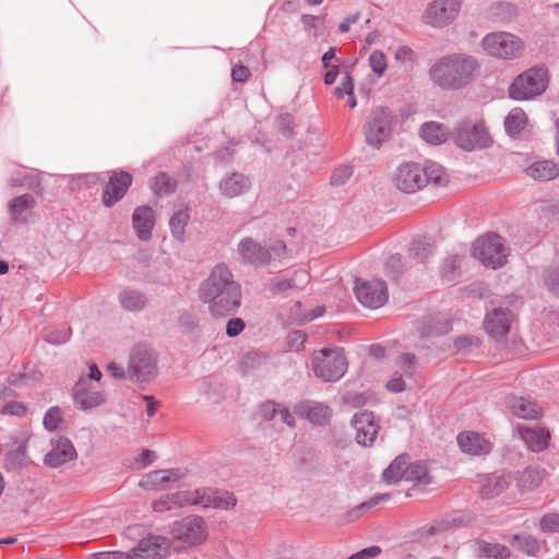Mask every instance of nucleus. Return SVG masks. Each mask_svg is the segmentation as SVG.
<instances>
[{
	"mask_svg": "<svg viewBox=\"0 0 559 559\" xmlns=\"http://www.w3.org/2000/svg\"><path fill=\"white\" fill-rule=\"evenodd\" d=\"M311 366L314 374L322 381L336 382L345 374L348 364L344 349L333 347L314 352Z\"/></svg>",
	"mask_w": 559,
	"mask_h": 559,
	"instance_id": "nucleus-4",
	"label": "nucleus"
},
{
	"mask_svg": "<svg viewBox=\"0 0 559 559\" xmlns=\"http://www.w3.org/2000/svg\"><path fill=\"white\" fill-rule=\"evenodd\" d=\"M516 539H519V546L522 551L526 552L527 555H535L539 551V544L538 540L532 536H524L522 538H519L515 536Z\"/></svg>",
	"mask_w": 559,
	"mask_h": 559,
	"instance_id": "nucleus-61",
	"label": "nucleus"
},
{
	"mask_svg": "<svg viewBox=\"0 0 559 559\" xmlns=\"http://www.w3.org/2000/svg\"><path fill=\"white\" fill-rule=\"evenodd\" d=\"M251 179L249 176L233 171L225 175L218 182L221 194L227 199L241 197L251 189Z\"/></svg>",
	"mask_w": 559,
	"mask_h": 559,
	"instance_id": "nucleus-22",
	"label": "nucleus"
},
{
	"mask_svg": "<svg viewBox=\"0 0 559 559\" xmlns=\"http://www.w3.org/2000/svg\"><path fill=\"white\" fill-rule=\"evenodd\" d=\"M420 136L431 145H440L448 139V129L439 122H425L420 127Z\"/></svg>",
	"mask_w": 559,
	"mask_h": 559,
	"instance_id": "nucleus-31",
	"label": "nucleus"
},
{
	"mask_svg": "<svg viewBox=\"0 0 559 559\" xmlns=\"http://www.w3.org/2000/svg\"><path fill=\"white\" fill-rule=\"evenodd\" d=\"M51 450L44 457V463L49 467H60L78 455L74 445L68 438L60 437L51 440Z\"/></svg>",
	"mask_w": 559,
	"mask_h": 559,
	"instance_id": "nucleus-21",
	"label": "nucleus"
},
{
	"mask_svg": "<svg viewBox=\"0 0 559 559\" xmlns=\"http://www.w3.org/2000/svg\"><path fill=\"white\" fill-rule=\"evenodd\" d=\"M12 187H27L36 189L40 185L39 175L35 169L26 170L24 167H17V175L12 176L9 180Z\"/></svg>",
	"mask_w": 559,
	"mask_h": 559,
	"instance_id": "nucleus-43",
	"label": "nucleus"
},
{
	"mask_svg": "<svg viewBox=\"0 0 559 559\" xmlns=\"http://www.w3.org/2000/svg\"><path fill=\"white\" fill-rule=\"evenodd\" d=\"M518 430L521 439L531 451L540 452L547 448L550 438L548 430L527 426H519Z\"/></svg>",
	"mask_w": 559,
	"mask_h": 559,
	"instance_id": "nucleus-27",
	"label": "nucleus"
},
{
	"mask_svg": "<svg viewBox=\"0 0 559 559\" xmlns=\"http://www.w3.org/2000/svg\"><path fill=\"white\" fill-rule=\"evenodd\" d=\"M396 188L405 193H415L427 185L423 165L415 162L401 164L394 173Z\"/></svg>",
	"mask_w": 559,
	"mask_h": 559,
	"instance_id": "nucleus-13",
	"label": "nucleus"
},
{
	"mask_svg": "<svg viewBox=\"0 0 559 559\" xmlns=\"http://www.w3.org/2000/svg\"><path fill=\"white\" fill-rule=\"evenodd\" d=\"M105 395L92 388L88 379H79L73 386V403L80 411H88L102 405Z\"/></svg>",
	"mask_w": 559,
	"mask_h": 559,
	"instance_id": "nucleus-15",
	"label": "nucleus"
},
{
	"mask_svg": "<svg viewBox=\"0 0 559 559\" xmlns=\"http://www.w3.org/2000/svg\"><path fill=\"white\" fill-rule=\"evenodd\" d=\"M171 536L186 546L202 544L207 537L205 521L199 515H189L176 521L171 527Z\"/></svg>",
	"mask_w": 559,
	"mask_h": 559,
	"instance_id": "nucleus-9",
	"label": "nucleus"
},
{
	"mask_svg": "<svg viewBox=\"0 0 559 559\" xmlns=\"http://www.w3.org/2000/svg\"><path fill=\"white\" fill-rule=\"evenodd\" d=\"M409 457L407 454L399 455L393 462L384 469L383 480L388 484H395L405 478V473L408 467Z\"/></svg>",
	"mask_w": 559,
	"mask_h": 559,
	"instance_id": "nucleus-34",
	"label": "nucleus"
},
{
	"mask_svg": "<svg viewBox=\"0 0 559 559\" xmlns=\"http://www.w3.org/2000/svg\"><path fill=\"white\" fill-rule=\"evenodd\" d=\"M543 480V472L536 467H527L518 473L516 485L521 491H531Z\"/></svg>",
	"mask_w": 559,
	"mask_h": 559,
	"instance_id": "nucleus-38",
	"label": "nucleus"
},
{
	"mask_svg": "<svg viewBox=\"0 0 559 559\" xmlns=\"http://www.w3.org/2000/svg\"><path fill=\"white\" fill-rule=\"evenodd\" d=\"M527 117L521 108H513L504 120V128L509 135H518L526 126Z\"/></svg>",
	"mask_w": 559,
	"mask_h": 559,
	"instance_id": "nucleus-44",
	"label": "nucleus"
},
{
	"mask_svg": "<svg viewBox=\"0 0 559 559\" xmlns=\"http://www.w3.org/2000/svg\"><path fill=\"white\" fill-rule=\"evenodd\" d=\"M479 556L495 559H507L510 557L508 547L500 544L480 542L478 545Z\"/></svg>",
	"mask_w": 559,
	"mask_h": 559,
	"instance_id": "nucleus-47",
	"label": "nucleus"
},
{
	"mask_svg": "<svg viewBox=\"0 0 559 559\" xmlns=\"http://www.w3.org/2000/svg\"><path fill=\"white\" fill-rule=\"evenodd\" d=\"M461 0H433L424 13V22L433 27H443L459 14Z\"/></svg>",
	"mask_w": 559,
	"mask_h": 559,
	"instance_id": "nucleus-14",
	"label": "nucleus"
},
{
	"mask_svg": "<svg viewBox=\"0 0 559 559\" xmlns=\"http://www.w3.org/2000/svg\"><path fill=\"white\" fill-rule=\"evenodd\" d=\"M354 93V83L350 74L348 72L345 73L342 79L341 85L335 87L334 94L337 98H343L345 95L352 96Z\"/></svg>",
	"mask_w": 559,
	"mask_h": 559,
	"instance_id": "nucleus-59",
	"label": "nucleus"
},
{
	"mask_svg": "<svg viewBox=\"0 0 559 559\" xmlns=\"http://www.w3.org/2000/svg\"><path fill=\"white\" fill-rule=\"evenodd\" d=\"M452 321L443 314H435L425 318L418 328V335L421 340H430L451 332Z\"/></svg>",
	"mask_w": 559,
	"mask_h": 559,
	"instance_id": "nucleus-24",
	"label": "nucleus"
},
{
	"mask_svg": "<svg viewBox=\"0 0 559 559\" xmlns=\"http://www.w3.org/2000/svg\"><path fill=\"white\" fill-rule=\"evenodd\" d=\"M409 254L418 263H425L435 254V245L426 237L415 238L409 246Z\"/></svg>",
	"mask_w": 559,
	"mask_h": 559,
	"instance_id": "nucleus-37",
	"label": "nucleus"
},
{
	"mask_svg": "<svg viewBox=\"0 0 559 559\" xmlns=\"http://www.w3.org/2000/svg\"><path fill=\"white\" fill-rule=\"evenodd\" d=\"M472 254L486 267L497 270L507 263L509 248L501 236L489 233L473 242Z\"/></svg>",
	"mask_w": 559,
	"mask_h": 559,
	"instance_id": "nucleus-5",
	"label": "nucleus"
},
{
	"mask_svg": "<svg viewBox=\"0 0 559 559\" xmlns=\"http://www.w3.org/2000/svg\"><path fill=\"white\" fill-rule=\"evenodd\" d=\"M484 51L502 60L519 58L524 49L523 40L509 32H492L481 39Z\"/></svg>",
	"mask_w": 559,
	"mask_h": 559,
	"instance_id": "nucleus-6",
	"label": "nucleus"
},
{
	"mask_svg": "<svg viewBox=\"0 0 559 559\" xmlns=\"http://www.w3.org/2000/svg\"><path fill=\"white\" fill-rule=\"evenodd\" d=\"M120 306L131 312H138L145 308L147 298L146 296L136 289H123L119 294Z\"/></svg>",
	"mask_w": 559,
	"mask_h": 559,
	"instance_id": "nucleus-33",
	"label": "nucleus"
},
{
	"mask_svg": "<svg viewBox=\"0 0 559 559\" xmlns=\"http://www.w3.org/2000/svg\"><path fill=\"white\" fill-rule=\"evenodd\" d=\"M423 168L427 177V183H433L436 186H443L447 183V175L441 165L436 162H427Z\"/></svg>",
	"mask_w": 559,
	"mask_h": 559,
	"instance_id": "nucleus-48",
	"label": "nucleus"
},
{
	"mask_svg": "<svg viewBox=\"0 0 559 559\" xmlns=\"http://www.w3.org/2000/svg\"><path fill=\"white\" fill-rule=\"evenodd\" d=\"M132 226L141 241H148L152 238V230L155 226L154 210L147 205L135 207L132 214Z\"/></svg>",
	"mask_w": 559,
	"mask_h": 559,
	"instance_id": "nucleus-23",
	"label": "nucleus"
},
{
	"mask_svg": "<svg viewBox=\"0 0 559 559\" xmlns=\"http://www.w3.org/2000/svg\"><path fill=\"white\" fill-rule=\"evenodd\" d=\"M245 321L240 318L229 319L226 324V335L228 337H236L245 330Z\"/></svg>",
	"mask_w": 559,
	"mask_h": 559,
	"instance_id": "nucleus-64",
	"label": "nucleus"
},
{
	"mask_svg": "<svg viewBox=\"0 0 559 559\" xmlns=\"http://www.w3.org/2000/svg\"><path fill=\"white\" fill-rule=\"evenodd\" d=\"M278 408L280 404L266 401L260 405L259 414L264 420H271L277 415Z\"/></svg>",
	"mask_w": 559,
	"mask_h": 559,
	"instance_id": "nucleus-63",
	"label": "nucleus"
},
{
	"mask_svg": "<svg viewBox=\"0 0 559 559\" xmlns=\"http://www.w3.org/2000/svg\"><path fill=\"white\" fill-rule=\"evenodd\" d=\"M545 283L550 292L559 295V265L546 271Z\"/></svg>",
	"mask_w": 559,
	"mask_h": 559,
	"instance_id": "nucleus-58",
	"label": "nucleus"
},
{
	"mask_svg": "<svg viewBox=\"0 0 559 559\" xmlns=\"http://www.w3.org/2000/svg\"><path fill=\"white\" fill-rule=\"evenodd\" d=\"M187 506L183 491L166 495L152 503V508L155 512H165L175 508H181Z\"/></svg>",
	"mask_w": 559,
	"mask_h": 559,
	"instance_id": "nucleus-42",
	"label": "nucleus"
},
{
	"mask_svg": "<svg viewBox=\"0 0 559 559\" xmlns=\"http://www.w3.org/2000/svg\"><path fill=\"white\" fill-rule=\"evenodd\" d=\"M163 469H157L150 472L144 478L140 480V487L145 490H155L163 488L166 484L165 475H163Z\"/></svg>",
	"mask_w": 559,
	"mask_h": 559,
	"instance_id": "nucleus-49",
	"label": "nucleus"
},
{
	"mask_svg": "<svg viewBox=\"0 0 559 559\" xmlns=\"http://www.w3.org/2000/svg\"><path fill=\"white\" fill-rule=\"evenodd\" d=\"M404 479L407 481L429 484L430 476L428 473L427 464L423 461L408 463Z\"/></svg>",
	"mask_w": 559,
	"mask_h": 559,
	"instance_id": "nucleus-45",
	"label": "nucleus"
},
{
	"mask_svg": "<svg viewBox=\"0 0 559 559\" xmlns=\"http://www.w3.org/2000/svg\"><path fill=\"white\" fill-rule=\"evenodd\" d=\"M507 406L519 418L532 420L542 416V406L537 402L523 396H509Z\"/></svg>",
	"mask_w": 559,
	"mask_h": 559,
	"instance_id": "nucleus-25",
	"label": "nucleus"
},
{
	"mask_svg": "<svg viewBox=\"0 0 559 559\" xmlns=\"http://www.w3.org/2000/svg\"><path fill=\"white\" fill-rule=\"evenodd\" d=\"M36 204L34 197L29 193L12 199L9 204V213L14 222H25L24 213L32 210Z\"/></svg>",
	"mask_w": 559,
	"mask_h": 559,
	"instance_id": "nucleus-32",
	"label": "nucleus"
},
{
	"mask_svg": "<svg viewBox=\"0 0 559 559\" xmlns=\"http://www.w3.org/2000/svg\"><path fill=\"white\" fill-rule=\"evenodd\" d=\"M518 15V8L510 2H496L488 9V16L493 22L509 23Z\"/></svg>",
	"mask_w": 559,
	"mask_h": 559,
	"instance_id": "nucleus-36",
	"label": "nucleus"
},
{
	"mask_svg": "<svg viewBox=\"0 0 559 559\" xmlns=\"http://www.w3.org/2000/svg\"><path fill=\"white\" fill-rule=\"evenodd\" d=\"M278 130L286 138H290L294 134L293 123L294 118L290 114H282L276 118Z\"/></svg>",
	"mask_w": 559,
	"mask_h": 559,
	"instance_id": "nucleus-55",
	"label": "nucleus"
},
{
	"mask_svg": "<svg viewBox=\"0 0 559 559\" xmlns=\"http://www.w3.org/2000/svg\"><path fill=\"white\" fill-rule=\"evenodd\" d=\"M510 484V475H488L481 485V497L485 499L493 498L503 492Z\"/></svg>",
	"mask_w": 559,
	"mask_h": 559,
	"instance_id": "nucleus-29",
	"label": "nucleus"
},
{
	"mask_svg": "<svg viewBox=\"0 0 559 559\" xmlns=\"http://www.w3.org/2000/svg\"><path fill=\"white\" fill-rule=\"evenodd\" d=\"M539 527L543 532L559 533V514H546L539 522Z\"/></svg>",
	"mask_w": 559,
	"mask_h": 559,
	"instance_id": "nucleus-56",
	"label": "nucleus"
},
{
	"mask_svg": "<svg viewBox=\"0 0 559 559\" xmlns=\"http://www.w3.org/2000/svg\"><path fill=\"white\" fill-rule=\"evenodd\" d=\"M513 312L509 309L496 308L487 313L485 319V330L495 340L504 338L513 321Z\"/></svg>",
	"mask_w": 559,
	"mask_h": 559,
	"instance_id": "nucleus-20",
	"label": "nucleus"
},
{
	"mask_svg": "<svg viewBox=\"0 0 559 559\" xmlns=\"http://www.w3.org/2000/svg\"><path fill=\"white\" fill-rule=\"evenodd\" d=\"M187 506H200L202 508L229 509L236 506L235 496L225 490L200 488L183 491Z\"/></svg>",
	"mask_w": 559,
	"mask_h": 559,
	"instance_id": "nucleus-10",
	"label": "nucleus"
},
{
	"mask_svg": "<svg viewBox=\"0 0 559 559\" xmlns=\"http://www.w3.org/2000/svg\"><path fill=\"white\" fill-rule=\"evenodd\" d=\"M454 141L464 151L472 152L490 146L491 139L483 122L464 120L455 129Z\"/></svg>",
	"mask_w": 559,
	"mask_h": 559,
	"instance_id": "nucleus-8",
	"label": "nucleus"
},
{
	"mask_svg": "<svg viewBox=\"0 0 559 559\" xmlns=\"http://www.w3.org/2000/svg\"><path fill=\"white\" fill-rule=\"evenodd\" d=\"M352 425L356 430V441L362 447H371L378 435V425L372 412L364 411L354 415Z\"/></svg>",
	"mask_w": 559,
	"mask_h": 559,
	"instance_id": "nucleus-17",
	"label": "nucleus"
},
{
	"mask_svg": "<svg viewBox=\"0 0 559 559\" xmlns=\"http://www.w3.org/2000/svg\"><path fill=\"white\" fill-rule=\"evenodd\" d=\"M237 251L245 263L254 267L265 266L272 260L270 250L250 237L243 238L238 243Z\"/></svg>",
	"mask_w": 559,
	"mask_h": 559,
	"instance_id": "nucleus-16",
	"label": "nucleus"
},
{
	"mask_svg": "<svg viewBox=\"0 0 559 559\" xmlns=\"http://www.w3.org/2000/svg\"><path fill=\"white\" fill-rule=\"evenodd\" d=\"M324 21L323 16L320 15H312V14H304L301 16V22L304 24V27L308 32H312L313 35H317V28L320 24H322Z\"/></svg>",
	"mask_w": 559,
	"mask_h": 559,
	"instance_id": "nucleus-62",
	"label": "nucleus"
},
{
	"mask_svg": "<svg viewBox=\"0 0 559 559\" xmlns=\"http://www.w3.org/2000/svg\"><path fill=\"white\" fill-rule=\"evenodd\" d=\"M310 280V274L306 270L300 269L295 271L290 277L273 282L270 290L274 295L283 294L290 289L300 290L309 284Z\"/></svg>",
	"mask_w": 559,
	"mask_h": 559,
	"instance_id": "nucleus-28",
	"label": "nucleus"
},
{
	"mask_svg": "<svg viewBox=\"0 0 559 559\" xmlns=\"http://www.w3.org/2000/svg\"><path fill=\"white\" fill-rule=\"evenodd\" d=\"M525 173L535 180L548 181L559 176V166L551 160H540L528 166Z\"/></svg>",
	"mask_w": 559,
	"mask_h": 559,
	"instance_id": "nucleus-30",
	"label": "nucleus"
},
{
	"mask_svg": "<svg viewBox=\"0 0 559 559\" xmlns=\"http://www.w3.org/2000/svg\"><path fill=\"white\" fill-rule=\"evenodd\" d=\"M190 221L188 209L178 210L169 218V228L175 239L183 242L186 239V227Z\"/></svg>",
	"mask_w": 559,
	"mask_h": 559,
	"instance_id": "nucleus-39",
	"label": "nucleus"
},
{
	"mask_svg": "<svg viewBox=\"0 0 559 559\" xmlns=\"http://www.w3.org/2000/svg\"><path fill=\"white\" fill-rule=\"evenodd\" d=\"M404 271L403 258L401 254H392L385 261L386 275L397 278Z\"/></svg>",
	"mask_w": 559,
	"mask_h": 559,
	"instance_id": "nucleus-52",
	"label": "nucleus"
},
{
	"mask_svg": "<svg viewBox=\"0 0 559 559\" xmlns=\"http://www.w3.org/2000/svg\"><path fill=\"white\" fill-rule=\"evenodd\" d=\"M28 457L25 442H21L15 449L5 454L4 467L7 471H17L27 465Z\"/></svg>",
	"mask_w": 559,
	"mask_h": 559,
	"instance_id": "nucleus-41",
	"label": "nucleus"
},
{
	"mask_svg": "<svg viewBox=\"0 0 559 559\" xmlns=\"http://www.w3.org/2000/svg\"><path fill=\"white\" fill-rule=\"evenodd\" d=\"M264 358L254 352L247 353L241 358V367L247 372L251 369L258 368L262 365Z\"/></svg>",
	"mask_w": 559,
	"mask_h": 559,
	"instance_id": "nucleus-57",
	"label": "nucleus"
},
{
	"mask_svg": "<svg viewBox=\"0 0 559 559\" xmlns=\"http://www.w3.org/2000/svg\"><path fill=\"white\" fill-rule=\"evenodd\" d=\"M354 292L357 300L364 307L370 309L382 307L389 298L386 284L382 280L365 281L357 278Z\"/></svg>",
	"mask_w": 559,
	"mask_h": 559,
	"instance_id": "nucleus-12",
	"label": "nucleus"
},
{
	"mask_svg": "<svg viewBox=\"0 0 559 559\" xmlns=\"http://www.w3.org/2000/svg\"><path fill=\"white\" fill-rule=\"evenodd\" d=\"M132 183V176L127 171L114 173L103 192V203L107 207L114 206L127 193Z\"/></svg>",
	"mask_w": 559,
	"mask_h": 559,
	"instance_id": "nucleus-19",
	"label": "nucleus"
},
{
	"mask_svg": "<svg viewBox=\"0 0 559 559\" xmlns=\"http://www.w3.org/2000/svg\"><path fill=\"white\" fill-rule=\"evenodd\" d=\"M460 266H461V257L460 255L451 254V255L447 257L441 265V269H440L441 277L449 283L454 282L460 275V273H459Z\"/></svg>",
	"mask_w": 559,
	"mask_h": 559,
	"instance_id": "nucleus-46",
	"label": "nucleus"
},
{
	"mask_svg": "<svg viewBox=\"0 0 559 559\" xmlns=\"http://www.w3.org/2000/svg\"><path fill=\"white\" fill-rule=\"evenodd\" d=\"M369 66L377 75H382L388 66L385 55L380 50H373L369 56Z\"/></svg>",
	"mask_w": 559,
	"mask_h": 559,
	"instance_id": "nucleus-54",
	"label": "nucleus"
},
{
	"mask_svg": "<svg viewBox=\"0 0 559 559\" xmlns=\"http://www.w3.org/2000/svg\"><path fill=\"white\" fill-rule=\"evenodd\" d=\"M549 83L545 66H535L519 74L509 86V96L514 100H530L542 95Z\"/></svg>",
	"mask_w": 559,
	"mask_h": 559,
	"instance_id": "nucleus-3",
	"label": "nucleus"
},
{
	"mask_svg": "<svg viewBox=\"0 0 559 559\" xmlns=\"http://www.w3.org/2000/svg\"><path fill=\"white\" fill-rule=\"evenodd\" d=\"M392 132V115L386 108L380 107L371 111L365 124V136L369 145L379 146Z\"/></svg>",
	"mask_w": 559,
	"mask_h": 559,
	"instance_id": "nucleus-11",
	"label": "nucleus"
},
{
	"mask_svg": "<svg viewBox=\"0 0 559 559\" xmlns=\"http://www.w3.org/2000/svg\"><path fill=\"white\" fill-rule=\"evenodd\" d=\"M157 374L153 350L145 344L135 345L130 353L128 377L139 382H148Z\"/></svg>",
	"mask_w": 559,
	"mask_h": 559,
	"instance_id": "nucleus-7",
	"label": "nucleus"
},
{
	"mask_svg": "<svg viewBox=\"0 0 559 559\" xmlns=\"http://www.w3.org/2000/svg\"><path fill=\"white\" fill-rule=\"evenodd\" d=\"M353 168L349 165H342L334 169L330 183L335 187L343 186L352 177Z\"/></svg>",
	"mask_w": 559,
	"mask_h": 559,
	"instance_id": "nucleus-53",
	"label": "nucleus"
},
{
	"mask_svg": "<svg viewBox=\"0 0 559 559\" xmlns=\"http://www.w3.org/2000/svg\"><path fill=\"white\" fill-rule=\"evenodd\" d=\"M456 440L460 449L471 455L487 454L491 450L490 442L477 432H461Z\"/></svg>",
	"mask_w": 559,
	"mask_h": 559,
	"instance_id": "nucleus-26",
	"label": "nucleus"
},
{
	"mask_svg": "<svg viewBox=\"0 0 559 559\" xmlns=\"http://www.w3.org/2000/svg\"><path fill=\"white\" fill-rule=\"evenodd\" d=\"M150 188L155 195L171 194L177 188V182L168 174L160 171L150 180Z\"/></svg>",
	"mask_w": 559,
	"mask_h": 559,
	"instance_id": "nucleus-40",
	"label": "nucleus"
},
{
	"mask_svg": "<svg viewBox=\"0 0 559 559\" xmlns=\"http://www.w3.org/2000/svg\"><path fill=\"white\" fill-rule=\"evenodd\" d=\"M306 417L314 425L324 426L331 417V409L328 405L318 402H307L302 405Z\"/></svg>",
	"mask_w": 559,
	"mask_h": 559,
	"instance_id": "nucleus-35",
	"label": "nucleus"
},
{
	"mask_svg": "<svg viewBox=\"0 0 559 559\" xmlns=\"http://www.w3.org/2000/svg\"><path fill=\"white\" fill-rule=\"evenodd\" d=\"M391 498L389 493H381L376 495L372 498H370L368 501L362 502L358 507H356L354 510L348 512V516L354 520L357 519L364 510L370 509L374 506H378L379 503L383 501H388Z\"/></svg>",
	"mask_w": 559,
	"mask_h": 559,
	"instance_id": "nucleus-51",
	"label": "nucleus"
},
{
	"mask_svg": "<svg viewBox=\"0 0 559 559\" xmlns=\"http://www.w3.org/2000/svg\"><path fill=\"white\" fill-rule=\"evenodd\" d=\"M169 548L168 539L163 536H148L143 538L132 552V559H163Z\"/></svg>",
	"mask_w": 559,
	"mask_h": 559,
	"instance_id": "nucleus-18",
	"label": "nucleus"
},
{
	"mask_svg": "<svg viewBox=\"0 0 559 559\" xmlns=\"http://www.w3.org/2000/svg\"><path fill=\"white\" fill-rule=\"evenodd\" d=\"M61 423L62 412L60 407L52 406L45 413L43 425L48 431H55Z\"/></svg>",
	"mask_w": 559,
	"mask_h": 559,
	"instance_id": "nucleus-50",
	"label": "nucleus"
},
{
	"mask_svg": "<svg viewBox=\"0 0 559 559\" xmlns=\"http://www.w3.org/2000/svg\"><path fill=\"white\" fill-rule=\"evenodd\" d=\"M476 58L464 53H452L439 58L429 69V78L443 91H457L466 86L478 70Z\"/></svg>",
	"mask_w": 559,
	"mask_h": 559,
	"instance_id": "nucleus-2",
	"label": "nucleus"
},
{
	"mask_svg": "<svg viewBox=\"0 0 559 559\" xmlns=\"http://www.w3.org/2000/svg\"><path fill=\"white\" fill-rule=\"evenodd\" d=\"M416 356L414 354H402L399 358V366L407 377H413Z\"/></svg>",
	"mask_w": 559,
	"mask_h": 559,
	"instance_id": "nucleus-60",
	"label": "nucleus"
},
{
	"mask_svg": "<svg viewBox=\"0 0 559 559\" xmlns=\"http://www.w3.org/2000/svg\"><path fill=\"white\" fill-rule=\"evenodd\" d=\"M199 298L207 305L213 317H227L236 313L241 306V286L234 280L229 267L219 263L201 283Z\"/></svg>",
	"mask_w": 559,
	"mask_h": 559,
	"instance_id": "nucleus-1",
	"label": "nucleus"
}]
</instances>
